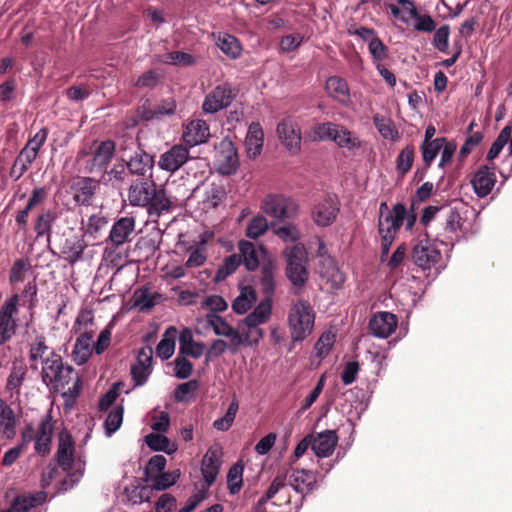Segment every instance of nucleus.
Here are the masks:
<instances>
[{
    "mask_svg": "<svg viewBox=\"0 0 512 512\" xmlns=\"http://www.w3.org/2000/svg\"><path fill=\"white\" fill-rule=\"evenodd\" d=\"M416 221L415 214H408L402 203L395 204L392 209L383 202L379 207L378 232L380 235L381 256H387L392 243L401 228L406 224V229L411 230Z\"/></svg>",
    "mask_w": 512,
    "mask_h": 512,
    "instance_id": "obj_1",
    "label": "nucleus"
},
{
    "mask_svg": "<svg viewBox=\"0 0 512 512\" xmlns=\"http://www.w3.org/2000/svg\"><path fill=\"white\" fill-rule=\"evenodd\" d=\"M271 229L275 235L287 244L283 256H306L308 252L316 253V256H326L328 253L326 245L320 237H314L309 241L307 251L305 246L298 241L300 232L295 225L289 223L280 226L273 222Z\"/></svg>",
    "mask_w": 512,
    "mask_h": 512,
    "instance_id": "obj_2",
    "label": "nucleus"
},
{
    "mask_svg": "<svg viewBox=\"0 0 512 512\" xmlns=\"http://www.w3.org/2000/svg\"><path fill=\"white\" fill-rule=\"evenodd\" d=\"M270 296L267 295V298L263 299L249 315L239 322L244 344L248 346L257 345L264 337V331L259 326L268 322L271 317L272 300Z\"/></svg>",
    "mask_w": 512,
    "mask_h": 512,
    "instance_id": "obj_3",
    "label": "nucleus"
},
{
    "mask_svg": "<svg viewBox=\"0 0 512 512\" xmlns=\"http://www.w3.org/2000/svg\"><path fill=\"white\" fill-rule=\"evenodd\" d=\"M315 321V313L309 302L298 300L291 305L288 314V325L293 341H302L311 334Z\"/></svg>",
    "mask_w": 512,
    "mask_h": 512,
    "instance_id": "obj_4",
    "label": "nucleus"
},
{
    "mask_svg": "<svg viewBox=\"0 0 512 512\" xmlns=\"http://www.w3.org/2000/svg\"><path fill=\"white\" fill-rule=\"evenodd\" d=\"M261 210L274 221L284 222L298 215V204L282 194L267 195L260 206Z\"/></svg>",
    "mask_w": 512,
    "mask_h": 512,
    "instance_id": "obj_5",
    "label": "nucleus"
},
{
    "mask_svg": "<svg viewBox=\"0 0 512 512\" xmlns=\"http://www.w3.org/2000/svg\"><path fill=\"white\" fill-rule=\"evenodd\" d=\"M46 385L55 392H60L67 401H74L81 390L80 378L70 365H64L55 378H52Z\"/></svg>",
    "mask_w": 512,
    "mask_h": 512,
    "instance_id": "obj_6",
    "label": "nucleus"
},
{
    "mask_svg": "<svg viewBox=\"0 0 512 512\" xmlns=\"http://www.w3.org/2000/svg\"><path fill=\"white\" fill-rule=\"evenodd\" d=\"M135 150L133 154H128V148L122 150V159L126 162L130 174L137 175L140 178H153V157L141 149L133 140L130 141Z\"/></svg>",
    "mask_w": 512,
    "mask_h": 512,
    "instance_id": "obj_7",
    "label": "nucleus"
},
{
    "mask_svg": "<svg viewBox=\"0 0 512 512\" xmlns=\"http://www.w3.org/2000/svg\"><path fill=\"white\" fill-rule=\"evenodd\" d=\"M53 429L52 418L46 415L41 419L35 434L32 426L25 428L22 432V442L26 444L34 440L35 451L44 456L50 452Z\"/></svg>",
    "mask_w": 512,
    "mask_h": 512,
    "instance_id": "obj_8",
    "label": "nucleus"
},
{
    "mask_svg": "<svg viewBox=\"0 0 512 512\" xmlns=\"http://www.w3.org/2000/svg\"><path fill=\"white\" fill-rule=\"evenodd\" d=\"M206 322L217 336L226 337L230 341V350L235 353L239 347L244 344L240 327L234 328L224 318L215 314L208 313Z\"/></svg>",
    "mask_w": 512,
    "mask_h": 512,
    "instance_id": "obj_9",
    "label": "nucleus"
},
{
    "mask_svg": "<svg viewBox=\"0 0 512 512\" xmlns=\"http://www.w3.org/2000/svg\"><path fill=\"white\" fill-rule=\"evenodd\" d=\"M311 138L313 141L332 140L338 146L350 149V132L342 126L331 122L316 125L311 132Z\"/></svg>",
    "mask_w": 512,
    "mask_h": 512,
    "instance_id": "obj_10",
    "label": "nucleus"
},
{
    "mask_svg": "<svg viewBox=\"0 0 512 512\" xmlns=\"http://www.w3.org/2000/svg\"><path fill=\"white\" fill-rule=\"evenodd\" d=\"M19 295L16 293L4 302L0 309V344L9 341L16 331L14 315L17 313Z\"/></svg>",
    "mask_w": 512,
    "mask_h": 512,
    "instance_id": "obj_11",
    "label": "nucleus"
},
{
    "mask_svg": "<svg viewBox=\"0 0 512 512\" xmlns=\"http://www.w3.org/2000/svg\"><path fill=\"white\" fill-rule=\"evenodd\" d=\"M223 455L222 446L218 443L209 447L202 459L201 473L205 487H210L216 480L221 467V458Z\"/></svg>",
    "mask_w": 512,
    "mask_h": 512,
    "instance_id": "obj_12",
    "label": "nucleus"
},
{
    "mask_svg": "<svg viewBox=\"0 0 512 512\" xmlns=\"http://www.w3.org/2000/svg\"><path fill=\"white\" fill-rule=\"evenodd\" d=\"M277 134L281 143L287 150L296 153L301 147V131L297 121L292 117L283 119L277 125Z\"/></svg>",
    "mask_w": 512,
    "mask_h": 512,
    "instance_id": "obj_13",
    "label": "nucleus"
},
{
    "mask_svg": "<svg viewBox=\"0 0 512 512\" xmlns=\"http://www.w3.org/2000/svg\"><path fill=\"white\" fill-rule=\"evenodd\" d=\"M155 186L153 178H140L132 183L128 189L130 205L146 207L153 198Z\"/></svg>",
    "mask_w": 512,
    "mask_h": 512,
    "instance_id": "obj_14",
    "label": "nucleus"
},
{
    "mask_svg": "<svg viewBox=\"0 0 512 512\" xmlns=\"http://www.w3.org/2000/svg\"><path fill=\"white\" fill-rule=\"evenodd\" d=\"M234 94L228 84L215 87L204 99L202 108L205 113H216L230 105Z\"/></svg>",
    "mask_w": 512,
    "mask_h": 512,
    "instance_id": "obj_15",
    "label": "nucleus"
},
{
    "mask_svg": "<svg viewBox=\"0 0 512 512\" xmlns=\"http://www.w3.org/2000/svg\"><path fill=\"white\" fill-rule=\"evenodd\" d=\"M135 218L124 216L118 218L112 225L106 244L118 248L125 244L135 230Z\"/></svg>",
    "mask_w": 512,
    "mask_h": 512,
    "instance_id": "obj_16",
    "label": "nucleus"
},
{
    "mask_svg": "<svg viewBox=\"0 0 512 512\" xmlns=\"http://www.w3.org/2000/svg\"><path fill=\"white\" fill-rule=\"evenodd\" d=\"M244 265L247 270L253 271L261 265V285L265 295H272L274 292V271L275 265L270 258H262L264 261L260 263L259 258H243Z\"/></svg>",
    "mask_w": 512,
    "mask_h": 512,
    "instance_id": "obj_17",
    "label": "nucleus"
},
{
    "mask_svg": "<svg viewBox=\"0 0 512 512\" xmlns=\"http://www.w3.org/2000/svg\"><path fill=\"white\" fill-rule=\"evenodd\" d=\"M216 161L218 171L223 175L234 173L238 167L239 159L233 143L229 140H223L217 150Z\"/></svg>",
    "mask_w": 512,
    "mask_h": 512,
    "instance_id": "obj_18",
    "label": "nucleus"
},
{
    "mask_svg": "<svg viewBox=\"0 0 512 512\" xmlns=\"http://www.w3.org/2000/svg\"><path fill=\"white\" fill-rule=\"evenodd\" d=\"M189 159V150L182 145H174L160 155L158 167L161 170L173 173L180 169Z\"/></svg>",
    "mask_w": 512,
    "mask_h": 512,
    "instance_id": "obj_19",
    "label": "nucleus"
},
{
    "mask_svg": "<svg viewBox=\"0 0 512 512\" xmlns=\"http://www.w3.org/2000/svg\"><path fill=\"white\" fill-rule=\"evenodd\" d=\"M71 189L74 202L77 205L88 206L99 189V181L90 177H82L73 183Z\"/></svg>",
    "mask_w": 512,
    "mask_h": 512,
    "instance_id": "obj_20",
    "label": "nucleus"
},
{
    "mask_svg": "<svg viewBox=\"0 0 512 512\" xmlns=\"http://www.w3.org/2000/svg\"><path fill=\"white\" fill-rule=\"evenodd\" d=\"M338 212L339 206L337 197L328 196L314 207L312 217L318 226L325 227L335 220Z\"/></svg>",
    "mask_w": 512,
    "mask_h": 512,
    "instance_id": "obj_21",
    "label": "nucleus"
},
{
    "mask_svg": "<svg viewBox=\"0 0 512 512\" xmlns=\"http://www.w3.org/2000/svg\"><path fill=\"white\" fill-rule=\"evenodd\" d=\"M115 153V143L111 140L102 141L93 152L92 159L86 166L90 173L100 172L106 168Z\"/></svg>",
    "mask_w": 512,
    "mask_h": 512,
    "instance_id": "obj_22",
    "label": "nucleus"
},
{
    "mask_svg": "<svg viewBox=\"0 0 512 512\" xmlns=\"http://www.w3.org/2000/svg\"><path fill=\"white\" fill-rule=\"evenodd\" d=\"M397 317L390 312H378L369 322L373 335L379 338H388L397 327Z\"/></svg>",
    "mask_w": 512,
    "mask_h": 512,
    "instance_id": "obj_23",
    "label": "nucleus"
},
{
    "mask_svg": "<svg viewBox=\"0 0 512 512\" xmlns=\"http://www.w3.org/2000/svg\"><path fill=\"white\" fill-rule=\"evenodd\" d=\"M474 192L478 197H486L495 186L496 175L493 168L488 165L481 166L471 180Z\"/></svg>",
    "mask_w": 512,
    "mask_h": 512,
    "instance_id": "obj_24",
    "label": "nucleus"
},
{
    "mask_svg": "<svg viewBox=\"0 0 512 512\" xmlns=\"http://www.w3.org/2000/svg\"><path fill=\"white\" fill-rule=\"evenodd\" d=\"M152 372V350L143 348L139 351L136 363L131 367V375L137 386L146 383Z\"/></svg>",
    "mask_w": 512,
    "mask_h": 512,
    "instance_id": "obj_25",
    "label": "nucleus"
},
{
    "mask_svg": "<svg viewBox=\"0 0 512 512\" xmlns=\"http://www.w3.org/2000/svg\"><path fill=\"white\" fill-rule=\"evenodd\" d=\"M210 136L209 127L204 120H192L186 126L182 134L183 141L190 147L197 146L207 141Z\"/></svg>",
    "mask_w": 512,
    "mask_h": 512,
    "instance_id": "obj_26",
    "label": "nucleus"
},
{
    "mask_svg": "<svg viewBox=\"0 0 512 512\" xmlns=\"http://www.w3.org/2000/svg\"><path fill=\"white\" fill-rule=\"evenodd\" d=\"M74 443L70 434L67 431L59 433L58 449H57V462L63 471H70L74 461Z\"/></svg>",
    "mask_w": 512,
    "mask_h": 512,
    "instance_id": "obj_27",
    "label": "nucleus"
},
{
    "mask_svg": "<svg viewBox=\"0 0 512 512\" xmlns=\"http://www.w3.org/2000/svg\"><path fill=\"white\" fill-rule=\"evenodd\" d=\"M206 351V346L202 342H197L193 338L190 328H184L179 335V354L182 356H190L192 358H200Z\"/></svg>",
    "mask_w": 512,
    "mask_h": 512,
    "instance_id": "obj_28",
    "label": "nucleus"
},
{
    "mask_svg": "<svg viewBox=\"0 0 512 512\" xmlns=\"http://www.w3.org/2000/svg\"><path fill=\"white\" fill-rule=\"evenodd\" d=\"M413 262L411 268L413 278H421L423 275L426 278L432 280L440 273V269L443 268L440 264L442 258H410Z\"/></svg>",
    "mask_w": 512,
    "mask_h": 512,
    "instance_id": "obj_29",
    "label": "nucleus"
},
{
    "mask_svg": "<svg viewBox=\"0 0 512 512\" xmlns=\"http://www.w3.org/2000/svg\"><path fill=\"white\" fill-rule=\"evenodd\" d=\"M264 143V132L258 122H253L249 125L245 137V148L247 156L250 159H255L261 154Z\"/></svg>",
    "mask_w": 512,
    "mask_h": 512,
    "instance_id": "obj_30",
    "label": "nucleus"
},
{
    "mask_svg": "<svg viewBox=\"0 0 512 512\" xmlns=\"http://www.w3.org/2000/svg\"><path fill=\"white\" fill-rule=\"evenodd\" d=\"M286 275L295 287H303L308 280V258H288Z\"/></svg>",
    "mask_w": 512,
    "mask_h": 512,
    "instance_id": "obj_31",
    "label": "nucleus"
},
{
    "mask_svg": "<svg viewBox=\"0 0 512 512\" xmlns=\"http://www.w3.org/2000/svg\"><path fill=\"white\" fill-rule=\"evenodd\" d=\"M337 444V435L334 431L328 430L312 435V450L321 458L328 457L334 450Z\"/></svg>",
    "mask_w": 512,
    "mask_h": 512,
    "instance_id": "obj_32",
    "label": "nucleus"
},
{
    "mask_svg": "<svg viewBox=\"0 0 512 512\" xmlns=\"http://www.w3.org/2000/svg\"><path fill=\"white\" fill-rule=\"evenodd\" d=\"M92 331L81 332L76 339L72 351V358L77 365H83L92 354Z\"/></svg>",
    "mask_w": 512,
    "mask_h": 512,
    "instance_id": "obj_33",
    "label": "nucleus"
},
{
    "mask_svg": "<svg viewBox=\"0 0 512 512\" xmlns=\"http://www.w3.org/2000/svg\"><path fill=\"white\" fill-rule=\"evenodd\" d=\"M153 194V198L146 206L148 214L150 216L159 217L163 213L169 212L173 200L172 197L168 195L167 190L164 188L157 189L155 186Z\"/></svg>",
    "mask_w": 512,
    "mask_h": 512,
    "instance_id": "obj_34",
    "label": "nucleus"
},
{
    "mask_svg": "<svg viewBox=\"0 0 512 512\" xmlns=\"http://www.w3.org/2000/svg\"><path fill=\"white\" fill-rule=\"evenodd\" d=\"M316 476L305 469H295L290 475V485L299 493H309L316 487Z\"/></svg>",
    "mask_w": 512,
    "mask_h": 512,
    "instance_id": "obj_35",
    "label": "nucleus"
},
{
    "mask_svg": "<svg viewBox=\"0 0 512 512\" xmlns=\"http://www.w3.org/2000/svg\"><path fill=\"white\" fill-rule=\"evenodd\" d=\"M215 234L207 230L201 233L196 240L189 246V256H202L204 253H220L219 249H214Z\"/></svg>",
    "mask_w": 512,
    "mask_h": 512,
    "instance_id": "obj_36",
    "label": "nucleus"
},
{
    "mask_svg": "<svg viewBox=\"0 0 512 512\" xmlns=\"http://www.w3.org/2000/svg\"><path fill=\"white\" fill-rule=\"evenodd\" d=\"M325 89L329 96L340 103H348L350 100V89L348 84L338 76L329 77Z\"/></svg>",
    "mask_w": 512,
    "mask_h": 512,
    "instance_id": "obj_37",
    "label": "nucleus"
},
{
    "mask_svg": "<svg viewBox=\"0 0 512 512\" xmlns=\"http://www.w3.org/2000/svg\"><path fill=\"white\" fill-rule=\"evenodd\" d=\"M177 334L178 331L173 326L168 327L164 332L156 347V355L162 360H168L174 354Z\"/></svg>",
    "mask_w": 512,
    "mask_h": 512,
    "instance_id": "obj_38",
    "label": "nucleus"
},
{
    "mask_svg": "<svg viewBox=\"0 0 512 512\" xmlns=\"http://www.w3.org/2000/svg\"><path fill=\"white\" fill-rule=\"evenodd\" d=\"M62 210H45L38 215L35 222V232L38 237L47 236L51 234L52 225L55 223L57 218L61 215Z\"/></svg>",
    "mask_w": 512,
    "mask_h": 512,
    "instance_id": "obj_39",
    "label": "nucleus"
},
{
    "mask_svg": "<svg viewBox=\"0 0 512 512\" xmlns=\"http://www.w3.org/2000/svg\"><path fill=\"white\" fill-rule=\"evenodd\" d=\"M15 426L16 417L14 411L4 400L0 399V431L10 439L16 434Z\"/></svg>",
    "mask_w": 512,
    "mask_h": 512,
    "instance_id": "obj_40",
    "label": "nucleus"
},
{
    "mask_svg": "<svg viewBox=\"0 0 512 512\" xmlns=\"http://www.w3.org/2000/svg\"><path fill=\"white\" fill-rule=\"evenodd\" d=\"M256 302V292L251 286L242 287L239 295L232 303V309L237 314L246 313Z\"/></svg>",
    "mask_w": 512,
    "mask_h": 512,
    "instance_id": "obj_41",
    "label": "nucleus"
},
{
    "mask_svg": "<svg viewBox=\"0 0 512 512\" xmlns=\"http://www.w3.org/2000/svg\"><path fill=\"white\" fill-rule=\"evenodd\" d=\"M64 367L60 355L50 352L49 355L42 361L41 377L42 381L47 384L55 375Z\"/></svg>",
    "mask_w": 512,
    "mask_h": 512,
    "instance_id": "obj_42",
    "label": "nucleus"
},
{
    "mask_svg": "<svg viewBox=\"0 0 512 512\" xmlns=\"http://www.w3.org/2000/svg\"><path fill=\"white\" fill-rule=\"evenodd\" d=\"M319 273L323 279H326L327 282L331 284L332 288L339 287L344 281L343 274L336 267L333 258H325L324 261L321 262Z\"/></svg>",
    "mask_w": 512,
    "mask_h": 512,
    "instance_id": "obj_43",
    "label": "nucleus"
},
{
    "mask_svg": "<svg viewBox=\"0 0 512 512\" xmlns=\"http://www.w3.org/2000/svg\"><path fill=\"white\" fill-rule=\"evenodd\" d=\"M161 236L155 231L138 239L135 252L143 256H153L160 245Z\"/></svg>",
    "mask_w": 512,
    "mask_h": 512,
    "instance_id": "obj_44",
    "label": "nucleus"
},
{
    "mask_svg": "<svg viewBox=\"0 0 512 512\" xmlns=\"http://www.w3.org/2000/svg\"><path fill=\"white\" fill-rule=\"evenodd\" d=\"M226 197V192L221 185L212 183L207 186L202 200L203 209L208 211L216 208Z\"/></svg>",
    "mask_w": 512,
    "mask_h": 512,
    "instance_id": "obj_45",
    "label": "nucleus"
},
{
    "mask_svg": "<svg viewBox=\"0 0 512 512\" xmlns=\"http://www.w3.org/2000/svg\"><path fill=\"white\" fill-rule=\"evenodd\" d=\"M35 277L33 275V267L32 264L28 261V258H20L17 260L10 273V282L12 284L23 282L28 278Z\"/></svg>",
    "mask_w": 512,
    "mask_h": 512,
    "instance_id": "obj_46",
    "label": "nucleus"
},
{
    "mask_svg": "<svg viewBox=\"0 0 512 512\" xmlns=\"http://www.w3.org/2000/svg\"><path fill=\"white\" fill-rule=\"evenodd\" d=\"M151 488L140 484L132 483L125 487L124 495L128 502L133 505L141 504L150 497Z\"/></svg>",
    "mask_w": 512,
    "mask_h": 512,
    "instance_id": "obj_47",
    "label": "nucleus"
},
{
    "mask_svg": "<svg viewBox=\"0 0 512 512\" xmlns=\"http://www.w3.org/2000/svg\"><path fill=\"white\" fill-rule=\"evenodd\" d=\"M147 446L154 451H163L167 454H172L177 450L174 443L162 434L151 433L145 437Z\"/></svg>",
    "mask_w": 512,
    "mask_h": 512,
    "instance_id": "obj_48",
    "label": "nucleus"
},
{
    "mask_svg": "<svg viewBox=\"0 0 512 512\" xmlns=\"http://www.w3.org/2000/svg\"><path fill=\"white\" fill-rule=\"evenodd\" d=\"M217 45L231 59H237L241 55L242 47L238 39L230 34L219 36Z\"/></svg>",
    "mask_w": 512,
    "mask_h": 512,
    "instance_id": "obj_49",
    "label": "nucleus"
},
{
    "mask_svg": "<svg viewBox=\"0 0 512 512\" xmlns=\"http://www.w3.org/2000/svg\"><path fill=\"white\" fill-rule=\"evenodd\" d=\"M445 145V138H435L433 142H422L421 153L422 158L427 167H430L437 155L440 153L441 147Z\"/></svg>",
    "mask_w": 512,
    "mask_h": 512,
    "instance_id": "obj_50",
    "label": "nucleus"
},
{
    "mask_svg": "<svg viewBox=\"0 0 512 512\" xmlns=\"http://www.w3.org/2000/svg\"><path fill=\"white\" fill-rule=\"evenodd\" d=\"M123 413L124 409L122 405L114 406L108 413L104 422L106 436L110 437L120 428L123 421Z\"/></svg>",
    "mask_w": 512,
    "mask_h": 512,
    "instance_id": "obj_51",
    "label": "nucleus"
},
{
    "mask_svg": "<svg viewBox=\"0 0 512 512\" xmlns=\"http://www.w3.org/2000/svg\"><path fill=\"white\" fill-rule=\"evenodd\" d=\"M512 133V128L510 126H505L499 135L497 136L496 140L492 143L487 156L486 160L491 162L495 158L499 156L505 145L508 143Z\"/></svg>",
    "mask_w": 512,
    "mask_h": 512,
    "instance_id": "obj_52",
    "label": "nucleus"
},
{
    "mask_svg": "<svg viewBox=\"0 0 512 512\" xmlns=\"http://www.w3.org/2000/svg\"><path fill=\"white\" fill-rule=\"evenodd\" d=\"M156 294H152L148 289H138L134 292V306L141 312L149 311L156 304Z\"/></svg>",
    "mask_w": 512,
    "mask_h": 512,
    "instance_id": "obj_53",
    "label": "nucleus"
},
{
    "mask_svg": "<svg viewBox=\"0 0 512 512\" xmlns=\"http://www.w3.org/2000/svg\"><path fill=\"white\" fill-rule=\"evenodd\" d=\"M374 124L377 128L378 132L386 139L396 140L399 136V133L394 125V123L385 117L375 115Z\"/></svg>",
    "mask_w": 512,
    "mask_h": 512,
    "instance_id": "obj_54",
    "label": "nucleus"
},
{
    "mask_svg": "<svg viewBox=\"0 0 512 512\" xmlns=\"http://www.w3.org/2000/svg\"><path fill=\"white\" fill-rule=\"evenodd\" d=\"M180 477V470L176 469L172 472L161 473L152 480V489L162 491L174 485Z\"/></svg>",
    "mask_w": 512,
    "mask_h": 512,
    "instance_id": "obj_55",
    "label": "nucleus"
},
{
    "mask_svg": "<svg viewBox=\"0 0 512 512\" xmlns=\"http://www.w3.org/2000/svg\"><path fill=\"white\" fill-rule=\"evenodd\" d=\"M269 228V224L265 216L256 215L248 223L246 235L249 238L257 239L262 236Z\"/></svg>",
    "mask_w": 512,
    "mask_h": 512,
    "instance_id": "obj_56",
    "label": "nucleus"
},
{
    "mask_svg": "<svg viewBox=\"0 0 512 512\" xmlns=\"http://www.w3.org/2000/svg\"><path fill=\"white\" fill-rule=\"evenodd\" d=\"M244 466L238 462L234 464L228 471L227 485L231 494H236L240 491L242 486Z\"/></svg>",
    "mask_w": 512,
    "mask_h": 512,
    "instance_id": "obj_57",
    "label": "nucleus"
},
{
    "mask_svg": "<svg viewBox=\"0 0 512 512\" xmlns=\"http://www.w3.org/2000/svg\"><path fill=\"white\" fill-rule=\"evenodd\" d=\"M445 219V230L450 233H456L461 230L463 218L455 208L443 209Z\"/></svg>",
    "mask_w": 512,
    "mask_h": 512,
    "instance_id": "obj_58",
    "label": "nucleus"
},
{
    "mask_svg": "<svg viewBox=\"0 0 512 512\" xmlns=\"http://www.w3.org/2000/svg\"><path fill=\"white\" fill-rule=\"evenodd\" d=\"M49 352V347L45 343V339L43 337H37L35 341L31 344L29 351V358L31 363V367L37 369V361L44 360V356Z\"/></svg>",
    "mask_w": 512,
    "mask_h": 512,
    "instance_id": "obj_59",
    "label": "nucleus"
},
{
    "mask_svg": "<svg viewBox=\"0 0 512 512\" xmlns=\"http://www.w3.org/2000/svg\"><path fill=\"white\" fill-rule=\"evenodd\" d=\"M334 341H335V335L332 332H330V331L324 332L315 344L314 349H315L316 355L320 359L326 357L329 354L330 349L334 344Z\"/></svg>",
    "mask_w": 512,
    "mask_h": 512,
    "instance_id": "obj_60",
    "label": "nucleus"
},
{
    "mask_svg": "<svg viewBox=\"0 0 512 512\" xmlns=\"http://www.w3.org/2000/svg\"><path fill=\"white\" fill-rule=\"evenodd\" d=\"M360 392L361 396H359L358 392L354 393V410L359 411V414L366 410L368 407L370 397L373 391V383L369 382L365 389L361 388L359 389L356 387Z\"/></svg>",
    "mask_w": 512,
    "mask_h": 512,
    "instance_id": "obj_61",
    "label": "nucleus"
},
{
    "mask_svg": "<svg viewBox=\"0 0 512 512\" xmlns=\"http://www.w3.org/2000/svg\"><path fill=\"white\" fill-rule=\"evenodd\" d=\"M193 371L192 363L179 354L174 360V376L178 379H187Z\"/></svg>",
    "mask_w": 512,
    "mask_h": 512,
    "instance_id": "obj_62",
    "label": "nucleus"
},
{
    "mask_svg": "<svg viewBox=\"0 0 512 512\" xmlns=\"http://www.w3.org/2000/svg\"><path fill=\"white\" fill-rule=\"evenodd\" d=\"M414 159V148L406 146L397 157V169L401 173H406L410 170Z\"/></svg>",
    "mask_w": 512,
    "mask_h": 512,
    "instance_id": "obj_63",
    "label": "nucleus"
},
{
    "mask_svg": "<svg viewBox=\"0 0 512 512\" xmlns=\"http://www.w3.org/2000/svg\"><path fill=\"white\" fill-rule=\"evenodd\" d=\"M242 258H225L224 264L217 270L215 280L217 282L225 280L229 275L234 273L239 267Z\"/></svg>",
    "mask_w": 512,
    "mask_h": 512,
    "instance_id": "obj_64",
    "label": "nucleus"
}]
</instances>
